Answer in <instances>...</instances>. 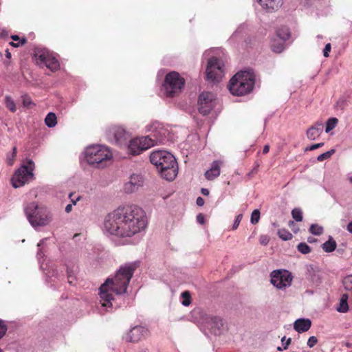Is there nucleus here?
Masks as SVG:
<instances>
[{
	"label": "nucleus",
	"mask_w": 352,
	"mask_h": 352,
	"mask_svg": "<svg viewBox=\"0 0 352 352\" xmlns=\"http://www.w3.org/2000/svg\"><path fill=\"white\" fill-rule=\"evenodd\" d=\"M143 178L141 175L133 174L130 177L129 181L124 186V191L127 193H131L138 189L143 185Z\"/></svg>",
	"instance_id": "nucleus-15"
},
{
	"label": "nucleus",
	"mask_w": 352,
	"mask_h": 352,
	"mask_svg": "<svg viewBox=\"0 0 352 352\" xmlns=\"http://www.w3.org/2000/svg\"><path fill=\"white\" fill-rule=\"evenodd\" d=\"M185 85V80L179 73L171 72L165 76L163 88L165 95L168 97H174L178 95Z\"/></svg>",
	"instance_id": "nucleus-8"
},
{
	"label": "nucleus",
	"mask_w": 352,
	"mask_h": 352,
	"mask_svg": "<svg viewBox=\"0 0 352 352\" xmlns=\"http://www.w3.org/2000/svg\"><path fill=\"white\" fill-rule=\"evenodd\" d=\"M292 223H294L293 221H289V225L292 224Z\"/></svg>",
	"instance_id": "nucleus-58"
},
{
	"label": "nucleus",
	"mask_w": 352,
	"mask_h": 352,
	"mask_svg": "<svg viewBox=\"0 0 352 352\" xmlns=\"http://www.w3.org/2000/svg\"><path fill=\"white\" fill-rule=\"evenodd\" d=\"M334 153V150L332 149L331 151H327L322 154H320L318 156L317 160L319 162L324 161V160H327L331 157V156Z\"/></svg>",
	"instance_id": "nucleus-34"
},
{
	"label": "nucleus",
	"mask_w": 352,
	"mask_h": 352,
	"mask_svg": "<svg viewBox=\"0 0 352 352\" xmlns=\"http://www.w3.org/2000/svg\"><path fill=\"white\" fill-rule=\"evenodd\" d=\"M35 168L34 162L30 159L26 160L21 166L16 170L12 178V183L14 188H19L24 186L34 179L33 170Z\"/></svg>",
	"instance_id": "nucleus-7"
},
{
	"label": "nucleus",
	"mask_w": 352,
	"mask_h": 352,
	"mask_svg": "<svg viewBox=\"0 0 352 352\" xmlns=\"http://www.w3.org/2000/svg\"><path fill=\"white\" fill-rule=\"evenodd\" d=\"M259 4L269 12L277 10L281 7L283 0H257Z\"/></svg>",
	"instance_id": "nucleus-18"
},
{
	"label": "nucleus",
	"mask_w": 352,
	"mask_h": 352,
	"mask_svg": "<svg viewBox=\"0 0 352 352\" xmlns=\"http://www.w3.org/2000/svg\"><path fill=\"white\" fill-rule=\"evenodd\" d=\"M270 151V146L269 145H265L263 149V153L267 154Z\"/></svg>",
	"instance_id": "nucleus-47"
},
{
	"label": "nucleus",
	"mask_w": 352,
	"mask_h": 352,
	"mask_svg": "<svg viewBox=\"0 0 352 352\" xmlns=\"http://www.w3.org/2000/svg\"><path fill=\"white\" fill-rule=\"evenodd\" d=\"M12 38L13 41H18L19 40V37L16 35L12 36Z\"/></svg>",
	"instance_id": "nucleus-53"
},
{
	"label": "nucleus",
	"mask_w": 352,
	"mask_h": 352,
	"mask_svg": "<svg viewBox=\"0 0 352 352\" xmlns=\"http://www.w3.org/2000/svg\"><path fill=\"white\" fill-rule=\"evenodd\" d=\"M316 241V239H314V237H309V238H308V242H309V243H313V242H314V241Z\"/></svg>",
	"instance_id": "nucleus-52"
},
{
	"label": "nucleus",
	"mask_w": 352,
	"mask_h": 352,
	"mask_svg": "<svg viewBox=\"0 0 352 352\" xmlns=\"http://www.w3.org/2000/svg\"><path fill=\"white\" fill-rule=\"evenodd\" d=\"M348 179L351 183H352V173L349 175Z\"/></svg>",
	"instance_id": "nucleus-55"
},
{
	"label": "nucleus",
	"mask_w": 352,
	"mask_h": 352,
	"mask_svg": "<svg viewBox=\"0 0 352 352\" xmlns=\"http://www.w3.org/2000/svg\"><path fill=\"white\" fill-rule=\"evenodd\" d=\"M243 218V215L241 214H239L236 216V219L232 225V229L236 230L239 227L240 222Z\"/></svg>",
	"instance_id": "nucleus-37"
},
{
	"label": "nucleus",
	"mask_w": 352,
	"mask_h": 352,
	"mask_svg": "<svg viewBox=\"0 0 352 352\" xmlns=\"http://www.w3.org/2000/svg\"><path fill=\"white\" fill-rule=\"evenodd\" d=\"M292 217L296 221H302V212L300 208H294L292 211Z\"/></svg>",
	"instance_id": "nucleus-31"
},
{
	"label": "nucleus",
	"mask_w": 352,
	"mask_h": 352,
	"mask_svg": "<svg viewBox=\"0 0 352 352\" xmlns=\"http://www.w3.org/2000/svg\"><path fill=\"white\" fill-rule=\"evenodd\" d=\"M26 43V39L25 38H23L21 41V45H23Z\"/></svg>",
	"instance_id": "nucleus-56"
},
{
	"label": "nucleus",
	"mask_w": 352,
	"mask_h": 352,
	"mask_svg": "<svg viewBox=\"0 0 352 352\" xmlns=\"http://www.w3.org/2000/svg\"><path fill=\"white\" fill-rule=\"evenodd\" d=\"M10 45H12L14 47H19V43H13V42H11Z\"/></svg>",
	"instance_id": "nucleus-54"
},
{
	"label": "nucleus",
	"mask_w": 352,
	"mask_h": 352,
	"mask_svg": "<svg viewBox=\"0 0 352 352\" xmlns=\"http://www.w3.org/2000/svg\"><path fill=\"white\" fill-rule=\"evenodd\" d=\"M323 131V123L321 121L316 122L314 125L310 126L307 131V136L308 139L314 140L318 138Z\"/></svg>",
	"instance_id": "nucleus-17"
},
{
	"label": "nucleus",
	"mask_w": 352,
	"mask_h": 352,
	"mask_svg": "<svg viewBox=\"0 0 352 352\" xmlns=\"http://www.w3.org/2000/svg\"><path fill=\"white\" fill-rule=\"evenodd\" d=\"M309 232L315 235H320L323 232V228L318 224H312L310 226Z\"/></svg>",
	"instance_id": "nucleus-29"
},
{
	"label": "nucleus",
	"mask_w": 352,
	"mask_h": 352,
	"mask_svg": "<svg viewBox=\"0 0 352 352\" xmlns=\"http://www.w3.org/2000/svg\"><path fill=\"white\" fill-rule=\"evenodd\" d=\"M223 63L217 57L208 60L206 67V79L212 82H219L223 76Z\"/></svg>",
	"instance_id": "nucleus-10"
},
{
	"label": "nucleus",
	"mask_w": 352,
	"mask_h": 352,
	"mask_svg": "<svg viewBox=\"0 0 352 352\" xmlns=\"http://www.w3.org/2000/svg\"><path fill=\"white\" fill-rule=\"evenodd\" d=\"M201 192L204 195H209V190L207 188H201Z\"/></svg>",
	"instance_id": "nucleus-49"
},
{
	"label": "nucleus",
	"mask_w": 352,
	"mask_h": 352,
	"mask_svg": "<svg viewBox=\"0 0 352 352\" xmlns=\"http://www.w3.org/2000/svg\"><path fill=\"white\" fill-rule=\"evenodd\" d=\"M223 162L221 160L214 161L211 164L210 168L205 173L206 179L214 180L218 177L220 175V168Z\"/></svg>",
	"instance_id": "nucleus-16"
},
{
	"label": "nucleus",
	"mask_w": 352,
	"mask_h": 352,
	"mask_svg": "<svg viewBox=\"0 0 352 352\" xmlns=\"http://www.w3.org/2000/svg\"><path fill=\"white\" fill-rule=\"evenodd\" d=\"M113 157L111 149L104 145L96 144L87 146L85 157L88 164L94 166H104Z\"/></svg>",
	"instance_id": "nucleus-5"
},
{
	"label": "nucleus",
	"mask_w": 352,
	"mask_h": 352,
	"mask_svg": "<svg viewBox=\"0 0 352 352\" xmlns=\"http://www.w3.org/2000/svg\"><path fill=\"white\" fill-rule=\"evenodd\" d=\"M0 352H2V351L0 349Z\"/></svg>",
	"instance_id": "nucleus-59"
},
{
	"label": "nucleus",
	"mask_w": 352,
	"mask_h": 352,
	"mask_svg": "<svg viewBox=\"0 0 352 352\" xmlns=\"http://www.w3.org/2000/svg\"><path fill=\"white\" fill-rule=\"evenodd\" d=\"M297 250L303 254H307L311 252V248L305 243H300L297 245Z\"/></svg>",
	"instance_id": "nucleus-30"
},
{
	"label": "nucleus",
	"mask_w": 352,
	"mask_h": 352,
	"mask_svg": "<svg viewBox=\"0 0 352 352\" xmlns=\"http://www.w3.org/2000/svg\"><path fill=\"white\" fill-rule=\"evenodd\" d=\"M25 212L30 224L34 228L45 226L51 220L47 210L44 207L38 206L35 202L29 204L25 208Z\"/></svg>",
	"instance_id": "nucleus-6"
},
{
	"label": "nucleus",
	"mask_w": 352,
	"mask_h": 352,
	"mask_svg": "<svg viewBox=\"0 0 352 352\" xmlns=\"http://www.w3.org/2000/svg\"><path fill=\"white\" fill-rule=\"evenodd\" d=\"M337 247V244L335 240L333 239L332 237H330L329 239L324 243L322 245L323 250L325 252H332L336 250Z\"/></svg>",
	"instance_id": "nucleus-22"
},
{
	"label": "nucleus",
	"mask_w": 352,
	"mask_h": 352,
	"mask_svg": "<svg viewBox=\"0 0 352 352\" xmlns=\"http://www.w3.org/2000/svg\"><path fill=\"white\" fill-rule=\"evenodd\" d=\"M318 342V339L316 336H311L308 341H307V345L311 348L313 347L314 345H316Z\"/></svg>",
	"instance_id": "nucleus-38"
},
{
	"label": "nucleus",
	"mask_w": 352,
	"mask_h": 352,
	"mask_svg": "<svg viewBox=\"0 0 352 352\" xmlns=\"http://www.w3.org/2000/svg\"><path fill=\"white\" fill-rule=\"evenodd\" d=\"M147 223L144 211L137 206L120 207L109 213L104 219V229L111 234L131 237L144 230Z\"/></svg>",
	"instance_id": "nucleus-1"
},
{
	"label": "nucleus",
	"mask_w": 352,
	"mask_h": 352,
	"mask_svg": "<svg viewBox=\"0 0 352 352\" xmlns=\"http://www.w3.org/2000/svg\"><path fill=\"white\" fill-rule=\"evenodd\" d=\"M276 36L282 41H285L290 37V32L287 28H281L276 32Z\"/></svg>",
	"instance_id": "nucleus-25"
},
{
	"label": "nucleus",
	"mask_w": 352,
	"mask_h": 352,
	"mask_svg": "<svg viewBox=\"0 0 352 352\" xmlns=\"http://www.w3.org/2000/svg\"><path fill=\"white\" fill-rule=\"evenodd\" d=\"M311 326V321L308 318H299L294 323V329L298 333L307 331Z\"/></svg>",
	"instance_id": "nucleus-19"
},
{
	"label": "nucleus",
	"mask_w": 352,
	"mask_h": 352,
	"mask_svg": "<svg viewBox=\"0 0 352 352\" xmlns=\"http://www.w3.org/2000/svg\"><path fill=\"white\" fill-rule=\"evenodd\" d=\"M338 120L336 118H331L328 119L326 124L325 131L329 133L333 130L337 125Z\"/></svg>",
	"instance_id": "nucleus-27"
},
{
	"label": "nucleus",
	"mask_w": 352,
	"mask_h": 352,
	"mask_svg": "<svg viewBox=\"0 0 352 352\" xmlns=\"http://www.w3.org/2000/svg\"><path fill=\"white\" fill-rule=\"evenodd\" d=\"M67 281L70 285H72L75 280V276H74V272L69 268H67Z\"/></svg>",
	"instance_id": "nucleus-36"
},
{
	"label": "nucleus",
	"mask_w": 352,
	"mask_h": 352,
	"mask_svg": "<svg viewBox=\"0 0 352 352\" xmlns=\"http://www.w3.org/2000/svg\"><path fill=\"white\" fill-rule=\"evenodd\" d=\"M348 296L346 294L342 295L339 307L337 308V311L340 313H346L349 310V305L347 302Z\"/></svg>",
	"instance_id": "nucleus-24"
},
{
	"label": "nucleus",
	"mask_w": 352,
	"mask_h": 352,
	"mask_svg": "<svg viewBox=\"0 0 352 352\" xmlns=\"http://www.w3.org/2000/svg\"><path fill=\"white\" fill-rule=\"evenodd\" d=\"M259 241L261 245H266L270 241V238L267 235H261L259 237Z\"/></svg>",
	"instance_id": "nucleus-39"
},
{
	"label": "nucleus",
	"mask_w": 352,
	"mask_h": 352,
	"mask_svg": "<svg viewBox=\"0 0 352 352\" xmlns=\"http://www.w3.org/2000/svg\"><path fill=\"white\" fill-rule=\"evenodd\" d=\"M33 59L37 65L41 67H46L52 72H56L60 68L58 60L45 49H36Z\"/></svg>",
	"instance_id": "nucleus-9"
},
{
	"label": "nucleus",
	"mask_w": 352,
	"mask_h": 352,
	"mask_svg": "<svg viewBox=\"0 0 352 352\" xmlns=\"http://www.w3.org/2000/svg\"><path fill=\"white\" fill-rule=\"evenodd\" d=\"M277 349H278V351H281V350H282L281 347H280V346H278V347L277 348Z\"/></svg>",
	"instance_id": "nucleus-57"
},
{
	"label": "nucleus",
	"mask_w": 352,
	"mask_h": 352,
	"mask_svg": "<svg viewBox=\"0 0 352 352\" xmlns=\"http://www.w3.org/2000/svg\"><path fill=\"white\" fill-rule=\"evenodd\" d=\"M260 219V211L257 209L254 210L251 215V223L252 224H256L258 223Z\"/></svg>",
	"instance_id": "nucleus-35"
},
{
	"label": "nucleus",
	"mask_w": 352,
	"mask_h": 352,
	"mask_svg": "<svg viewBox=\"0 0 352 352\" xmlns=\"http://www.w3.org/2000/svg\"><path fill=\"white\" fill-rule=\"evenodd\" d=\"M196 203H197V206H202L204 204V199L202 197H199L197 199Z\"/></svg>",
	"instance_id": "nucleus-46"
},
{
	"label": "nucleus",
	"mask_w": 352,
	"mask_h": 352,
	"mask_svg": "<svg viewBox=\"0 0 352 352\" xmlns=\"http://www.w3.org/2000/svg\"><path fill=\"white\" fill-rule=\"evenodd\" d=\"M149 334L148 329L142 326H136L132 328L125 336L126 342H137L147 337Z\"/></svg>",
	"instance_id": "nucleus-14"
},
{
	"label": "nucleus",
	"mask_w": 352,
	"mask_h": 352,
	"mask_svg": "<svg viewBox=\"0 0 352 352\" xmlns=\"http://www.w3.org/2000/svg\"><path fill=\"white\" fill-rule=\"evenodd\" d=\"M278 236L284 241H288L292 239L293 235L286 229H280L278 230Z\"/></svg>",
	"instance_id": "nucleus-28"
},
{
	"label": "nucleus",
	"mask_w": 352,
	"mask_h": 352,
	"mask_svg": "<svg viewBox=\"0 0 352 352\" xmlns=\"http://www.w3.org/2000/svg\"><path fill=\"white\" fill-rule=\"evenodd\" d=\"M347 230L352 233V221H351L350 223H349V224L347 225Z\"/></svg>",
	"instance_id": "nucleus-50"
},
{
	"label": "nucleus",
	"mask_w": 352,
	"mask_h": 352,
	"mask_svg": "<svg viewBox=\"0 0 352 352\" xmlns=\"http://www.w3.org/2000/svg\"><path fill=\"white\" fill-rule=\"evenodd\" d=\"M285 340V336H284V337L282 338L281 342H283L284 349H287V347H288V346L290 344L292 340H291V338H289V339H288L286 342H285V343H284Z\"/></svg>",
	"instance_id": "nucleus-44"
},
{
	"label": "nucleus",
	"mask_w": 352,
	"mask_h": 352,
	"mask_svg": "<svg viewBox=\"0 0 352 352\" xmlns=\"http://www.w3.org/2000/svg\"><path fill=\"white\" fill-rule=\"evenodd\" d=\"M331 44L330 43H327L325 47H324V49L323 50V55L324 57H328L329 56V54L331 51Z\"/></svg>",
	"instance_id": "nucleus-42"
},
{
	"label": "nucleus",
	"mask_w": 352,
	"mask_h": 352,
	"mask_svg": "<svg viewBox=\"0 0 352 352\" xmlns=\"http://www.w3.org/2000/svg\"><path fill=\"white\" fill-rule=\"evenodd\" d=\"M155 145V141L148 137H141L131 140L128 146L129 153L133 155L140 154Z\"/></svg>",
	"instance_id": "nucleus-11"
},
{
	"label": "nucleus",
	"mask_w": 352,
	"mask_h": 352,
	"mask_svg": "<svg viewBox=\"0 0 352 352\" xmlns=\"http://www.w3.org/2000/svg\"><path fill=\"white\" fill-rule=\"evenodd\" d=\"M199 111L206 116L210 113L215 104L214 96L211 92H203L199 97Z\"/></svg>",
	"instance_id": "nucleus-13"
},
{
	"label": "nucleus",
	"mask_w": 352,
	"mask_h": 352,
	"mask_svg": "<svg viewBox=\"0 0 352 352\" xmlns=\"http://www.w3.org/2000/svg\"><path fill=\"white\" fill-rule=\"evenodd\" d=\"M6 58H10V57H11V53L9 52V50H7L6 51Z\"/></svg>",
	"instance_id": "nucleus-51"
},
{
	"label": "nucleus",
	"mask_w": 352,
	"mask_h": 352,
	"mask_svg": "<svg viewBox=\"0 0 352 352\" xmlns=\"http://www.w3.org/2000/svg\"><path fill=\"white\" fill-rule=\"evenodd\" d=\"M72 210V204H68L66 207H65V212H70Z\"/></svg>",
	"instance_id": "nucleus-48"
},
{
	"label": "nucleus",
	"mask_w": 352,
	"mask_h": 352,
	"mask_svg": "<svg viewBox=\"0 0 352 352\" xmlns=\"http://www.w3.org/2000/svg\"><path fill=\"white\" fill-rule=\"evenodd\" d=\"M111 133L113 134L115 140L118 143H122L126 140V133L125 130L120 126H115L111 129Z\"/></svg>",
	"instance_id": "nucleus-20"
},
{
	"label": "nucleus",
	"mask_w": 352,
	"mask_h": 352,
	"mask_svg": "<svg viewBox=\"0 0 352 352\" xmlns=\"http://www.w3.org/2000/svg\"><path fill=\"white\" fill-rule=\"evenodd\" d=\"M151 164L156 166L162 177L173 181L177 175V165L175 157L165 151H157L150 156Z\"/></svg>",
	"instance_id": "nucleus-3"
},
{
	"label": "nucleus",
	"mask_w": 352,
	"mask_h": 352,
	"mask_svg": "<svg viewBox=\"0 0 352 352\" xmlns=\"http://www.w3.org/2000/svg\"><path fill=\"white\" fill-rule=\"evenodd\" d=\"M324 145V143L322 142V143H318V144H312L311 146H310L309 147H307L305 148V151H314L315 149H317L321 146H322Z\"/></svg>",
	"instance_id": "nucleus-40"
},
{
	"label": "nucleus",
	"mask_w": 352,
	"mask_h": 352,
	"mask_svg": "<svg viewBox=\"0 0 352 352\" xmlns=\"http://www.w3.org/2000/svg\"><path fill=\"white\" fill-rule=\"evenodd\" d=\"M7 331L6 326L0 320V339L5 335Z\"/></svg>",
	"instance_id": "nucleus-41"
},
{
	"label": "nucleus",
	"mask_w": 352,
	"mask_h": 352,
	"mask_svg": "<svg viewBox=\"0 0 352 352\" xmlns=\"http://www.w3.org/2000/svg\"><path fill=\"white\" fill-rule=\"evenodd\" d=\"M197 221L200 224H204V221H205V217H204V215L201 213H199L197 216Z\"/></svg>",
	"instance_id": "nucleus-43"
},
{
	"label": "nucleus",
	"mask_w": 352,
	"mask_h": 352,
	"mask_svg": "<svg viewBox=\"0 0 352 352\" xmlns=\"http://www.w3.org/2000/svg\"><path fill=\"white\" fill-rule=\"evenodd\" d=\"M16 155V147L14 146L12 149V153L10 155H8L7 156V163L8 165L12 166L13 165L15 157Z\"/></svg>",
	"instance_id": "nucleus-33"
},
{
	"label": "nucleus",
	"mask_w": 352,
	"mask_h": 352,
	"mask_svg": "<svg viewBox=\"0 0 352 352\" xmlns=\"http://www.w3.org/2000/svg\"><path fill=\"white\" fill-rule=\"evenodd\" d=\"M284 42L278 37L273 38L270 44L271 50L275 53H281L285 49Z\"/></svg>",
	"instance_id": "nucleus-21"
},
{
	"label": "nucleus",
	"mask_w": 352,
	"mask_h": 352,
	"mask_svg": "<svg viewBox=\"0 0 352 352\" xmlns=\"http://www.w3.org/2000/svg\"><path fill=\"white\" fill-rule=\"evenodd\" d=\"M182 297L183 298L182 304L184 306H188L191 302V296L190 292L188 291L182 292Z\"/></svg>",
	"instance_id": "nucleus-32"
},
{
	"label": "nucleus",
	"mask_w": 352,
	"mask_h": 352,
	"mask_svg": "<svg viewBox=\"0 0 352 352\" xmlns=\"http://www.w3.org/2000/svg\"><path fill=\"white\" fill-rule=\"evenodd\" d=\"M292 280V274L287 270H274L271 274V283L278 289L289 286Z\"/></svg>",
	"instance_id": "nucleus-12"
},
{
	"label": "nucleus",
	"mask_w": 352,
	"mask_h": 352,
	"mask_svg": "<svg viewBox=\"0 0 352 352\" xmlns=\"http://www.w3.org/2000/svg\"><path fill=\"white\" fill-rule=\"evenodd\" d=\"M140 265V261L124 263L117 270L114 277L107 279L100 287L99 295L102 307H112L111 301L113 297L110 292L118 295L126 292L129 282Z\"/></svg>",
	"instance_id": "nucleus-2"
},
{
	"label": "nucleus",
	"mask_w": 352,
	"mask_h": 352,
	"mask_svg": "<svg viewBox=\"0 0 352 352\" xmlns=\"http://www.w3.org/2000/svg\"><path fill=\"white\" fill-rule=\"evenodd\" d=\"M45 123L48 127H54L57 124V118L54 113H47L45 118Z\"/></svg>",
	"instance_id": "nucleus-23"
},
{
	"label": "nucleus",
	"mask_w": 352,
	"mask_h": 352,
	"mask_svg": "<svg viewBox=\"0 0 352 352\" xmlns=\"http://www.w3.org/2000/svg\"><path fill=\"white\" fill-rule=\"evenodd\" d=\"M31 104H32V101H31L30 98H25L23 99V105L25 107H30Z\"/></svg>",
	"instance_id": "nucleus-45"
},
{
	"label": "nucleus",
	"mask_w": 352,
	"mask_h": 352,
	"mask_svg": "<svg viewBox=\"0 0 352 352\" xmlns=\"http://www.w3.org/2000/svg\"><path fill=\"white\" fill-rule=\"evenodd\" d=\"M254 82L255 75L253 72L241 71L230 79L228 89L232 95L244 96L252 90Z\"/></svg>",
	"instance_id": "nucleus-4"
},
{
	"label": "nucleus",
	"mask_w": 352,
	"mask_h": 352,
	"mask_svg": "<svg viewBox=\"0 0 352 352\" xmlns=\"http://www.w3.org/2000/svg\"><path fill=\"white\" fill-rule=\"evenodd\" d=\"M5 104L6 107L12 112H15L16 111V107L14 101L13 99L9 96H7L5 97Z\"/></svg>",
	"instance_id": "nucleus-26"
}]
</instances>
